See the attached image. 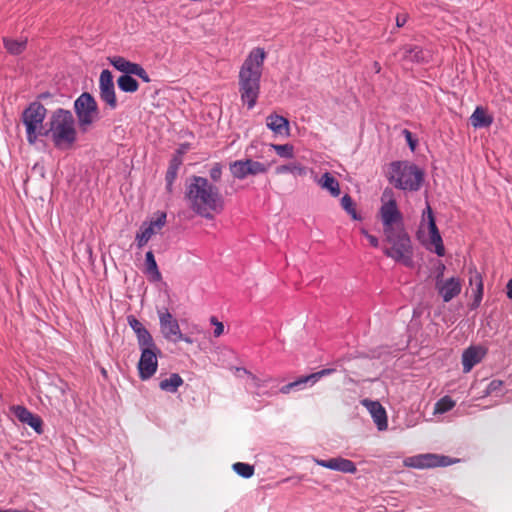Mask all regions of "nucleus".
I'll use <instances>...</instances> for the list:
<instances>
[{"instance_id":"37","label":"nucleus","mask_w":512,"mask_h":512,"mask_svg":"<svg viewBox=\"0 0 512 512\" xmlns=\"http://www.w3.org/2000/svg\"><path fill=\"white\" fill-rule=\"evenodd\" d=\"M503 381L499 379H493L484 390L482 397H487L493 394H497L502 390Z\"/></svg>"},{"instance_id":"26","label":"nucleus","mask_w":512,"mask_h":512,"mask_svg":"<svg viewBox=\"0 0 512 512\" xmlns=\"http://www.w3.org/2000/svg\"><path fill=\"white\" fill-rule=\"evenodd\" d=\"M470 119L471 124L475 128H486L489 127L493 122L492 116L488 115L482 107H477Z\"/></svg>"},{"instance_id":"28","label":"nucleus","mask_w":512,"mask_h":512,"mask_svg":"<svg viewBox=\"0 0 512 512\" xmlns=\"http://www.w3.org/2000/svg\"><path fill=\"white\" fill-rule=\"evenodd\" d=\"M3 44L8 53L11 55H19L26 49L27 40H16L4 37Z\"/></svg>"},{"instance_id":"50","label":"nucleus","mask_w":512,"mask_h":512,"mask_svg":"<svg viewBox=\"0 0 512 512\" xmlns=\"http://www.w3.org/2000/svg\"><path fill=\"white\" fill-rule=\"evenodd\" d=\"M292 389L294 388L292 387L291 383H288L280 388V392L282 394H288Z\"/></svg>"},{"instance_id":"3","label":"nucleus","mask_w":512,"mask_h":512,"mask_svg":"<svg viewBox=\"0 0 512 512\" xmlns=\"http://www.w3.org/2000/svg\"><path fill=\"white\" fill-rule=\"evenodd\" d=\"M388 180L397 189L418 191L425 179L423 169L409 161H394L388 167Z\"/></svg>"},{"instance_id":"33","label":"nucleus","mask_w":512,"mask_h":512,"mask_svg":"<svg viewBox=\"0 0 512 512\" xmlns=\"http://www.w3.org/2000/svg\"><path fill=\"white\" fill-rule=\"evenodd\" d=\"M341 206L351 216L353 220H362V216L357 212L356 204L349 196V194H344V196L341 199Z\"/></svg>"},{"instance_id":"12","label":"nucleus","mask_w":512,"mask_h":512,"mask_svg":"<svg viewBox=\"0 0 512 512\" xmlns=\"http://www.w3.org/2000/svg\"><path fill=\"white\" fill-rule=\"evenodd\" d=\"M229 168L233 177L244 179L249 175L255 176L266 173L268 165L252 159H245L232 162Z\"/></svg>"},{"instance_id":"9","label":"nucleus","mask_w":512,"mask_h":512,"mask_svg":"<svg viewBox=\"0 0 512 512\" xmlns=\"http://www.w3.org/2000/svg\"><path fill=\"white\" fill-rule=\"evenodd\" d=\"M421 229H427L428 231V240L426 242L427 247L430 250H434L438 256H444L445 248L442 237L437 228L432 208L428 203L422 214Z\"/></svg>"},{"instance_id":"17","label":"nucleus","mask_w":512,"mask_h":512,"mask_svg":"<svg viewBox=\"0 0 512 512\" xmlns=\"http://www.w3.org/2000/svg\"><path fill=\"white\" fill-rule=\"evenodd\" d=\"M361 404L369 411L378 430L384 431L388 427V420L385 408L378 401L363 399Z\"/></svg>"},{"instance_id":"30","label":"nucleus","mask_w":512,"mask_h":512,"mask_svg":"<svg viewBox=\"0 0 512 512\" xmlns=\"http://www.w3.org/2000/svg\"><path fill=\"white\" fill-rule=\"evenodd\" d=\"M213 186L204 177L193 176L187 192H213Z\"/></svg>"},{"instance_id":"45","label":"nucleus","mask_w":512,"mask_h":512,"mask_svg":"<svg viewBox=\"0 0 512 512\" xmlns=\"http://www.w3.org/2000/svg\"><path fill=\"white\" fill-rule=\"evenodd\" d=\"M210 322H211L213 325H215V329H214V332H213V333H214V336H215V337H219V336H221V335L223 334V332H224V325H223V323H222V322H219V321L217 320V318H216V317H214V316H213V317H211Z\"/></svg>"},{"instance_id":"7","label":"nucleus","mask_w":512,"mask_h":512,"mask_svg":"<svg viewBox=\"0 0 512 512\" xmlns=\"http://www.w3.org/2000/svg\"><path fill=\"white\" fill-rule=\"evenodd\" d=\"M185 200L197 214L210 218L223 208L220 194H185Z\"/></svg>"},{"instance_id":"31","label":"nucleus","mask_w":512,"mask_h":512,"mask_svg":"<svg viewBox=\"0 0 512 512\" xmlns=\"http://www.w3.org/2000/svg\"><path fill=\"white\" fill-rule=\"evenodd\" d=\"M145 266L146 271L152 276V280L160 281L161 273L158 269L154 254L152 251H148L145 255Z\"/></svg>"},{"instance_id":"46","label":"nucleus","mask_w":512,"mask_h":512,"mask_svg":"<svg viewBox=\"0 0 512 512\" xmlns=\"http://www.w3.org/2000/svg\"><path fill=\"white\" fill-rule=\"evenodd\" d=\"M403 135L405 136V139H406L407 144L409 145L410 149L412 151H414V149L417 145V140L413 137V134L409 130L404 129Z\"/></svg>"},{"instance_id":"39","label":"nucleus","mask_w":512,"mask_h":512,"mask_svg":"<svg viewBox=\"0 0 512 512\" xmlns=\"http://www.w3.org/2000/svg\"><path fill=\"white\" fill-rule=\"evenodd\" d=\"M183 163V151H176L169 161V169L179 171Z\"/></svg>"},{"instance_id":"51","label":"nucleus","mask_w":512,"mask_h":512,"mask_svg":"<svg viewBox=\"0 0 512 512\" xmlns=\"http://www.w3.org/2000/svg\"><path fill=\"white\" fill-rule=\"evenodd\" d=\"M178 341H184L188 344L192 343V339L187 336H184L182 333H181V337H176L174 340V342H178Z\"/></svg>"},{"instance_id":"21","label":"nucleus","mask_w":512,"mask_h":512,"mask_svg":"<svg viewBox=\"0 0 512 512\" xmlns=\"http://www.w3.org/2000/svg\"><path fill=\"white\" fill-rule=\"evenodd\" d=\"M402 59L412 63L422 64L429 62L430 54L418 45H404L400 48Z\"/></svg>"},{"instance_id":"6","label":"nucleus","mask_w":512,"mask_h":512,"mask_svg":"<svg viewBox=\"0 0 512 512\" xmlns=\"http://www.w3.org/2000/svg\"><path fill=\"white\" fill-rule=\"evenodd\" d=\"M74 112L80 131L86 133L91 125L100 117V111L94 96L89 92H83L74 101Z\"/></svg>"},{"instance_id":"38","label":"nucleus","mask_w":512,"mask_h":512,"mask_svg":"<svg viewBox=\"0 0 512 512\" xmlns=\"http://www.w3.org/2000/svg\"><path fill=\"white\" fill-rule=\"evenodd\" d=\"M109 63L118 71L122 72L124 74L128 61L126 58L122 56H113L108 58Z\"/></svg>"},{"instance_id":"49","label":"nucleus","mask_w":512,"mask_h":512,"mask_svg":"<svg viewBox=\"0 0 512 512\" xmlns=\"http://www.w3.org/2000/svg\"><path fill=\"white\" fill-rule=\"evenodd\" d=\"M367 240L369 241L370 245L374 248H377L379 247V240L376 236L370 234L368 237H367Z\"/></svg>"},{"instance_id":"32","label":"nucleus","mask_w":512,"mask_h":512,"mask_svg":"<svg viewBox=\"0 0 512 512\" xmlns=\"http://www.w3.org/2000/svg\"><path fill=\"white\" fill-rule=\"evenodd\" d=\"M136 337H137L138 345L141 350H143L145 348H147V349L157 348L150 332L146 328H143L142 330H140L136 334Z\"/></svg>"},{"instance_id":"4","label":"nucleus","mask_w":512,"mask_h":512,"mask_svg":"<svg viewBox=\"0 0 512 512\" xmlns=\"http://www.w3.org/2000/svg\"><path fill=\"white\" fill-rule=\"evenodd\" d=\"M383 235L384 241L389 244V247L384 248V254L397 262L410 266L412 263V246L405 229Z\"/></svg>"},{"instance_id":"11","label":"nucleus","mask_w":512,"mask_h":512,"mask_svg":"<svg viewBox=\"0 0 512 512\" xmlns=\"http://www.w3.org/2000/svg\"><path fill=\"white\" fill-rule=\"evenodd\" d=\"M454 462L455 461H452L447 456L427 453L406 458L404 460V465L410 468L426 469L445 467L453 464Z\"/></svg>"},{"instance_id":"42","label":"nucleus","mask_w":512,"mask_h":512,"mask_svg":"<svg viewBox=\"0 0 512 512\" xmlns=\"http://www.w3.org/2000/svg\"><path fill=\"white\" fill-rule=\"evenodd\" d=\"M209 174L213 181H219L222 175V165L220 163H214L209 171Z\"/></svg>"},{"instance_id":"15","label":"nucleus","mask_w":512,"mask_h":512,"mask_svg":"<svg viewBox=\"0 0 512 512\" xmlns=\"http://www.w3.org/2000/svg\"><path fill=\"white\" fill-rule=\"evenodd\" d=\"M158 353H160L158 348H145L141 350V356L137 365L139 377L141 380H148L156 373L158 368Z\"/></svg>"},{"instance_id":"55","label":"nucleus","mask_w":512,"mask_h":512,"mask_svg":"<svg viewBox=\"0 0 512 512\" xmlns=\"http://www.w3.org/2000/svg\"><path fill=\"white\" fill-rule=\"evenodd\" d=\"M360 233L366 238L370 235V233L365 228H361Z\"/></svg>"},{"instance_id":"40","label":"nucleus","mask_w":512,"mask_h":512,"mask_svg":"<svg viewBox=\"0 0 512 512\" xmlns=\"http://www.w3.org/2000/svg\"><path fill=\"white\" fill-rule=\"evenodd\" d=\"M284 170L291 172L294 175H306L307 168L300 164H289L283 167Z\"/></svg>"},{"instance_id":"36","label":"nucleus","mask_w":512,"mask_h":512,"mask_svg":"<svg viewBox=\"0 0 512 512\" xmlns=\"http://www.w3.org/2000/svg\"><path fill=\"white\" fill-rule=\"evenodd\" d=\"M272 149H274L280 157L291 158L293 157V146L290 144H271Z\"/></svg>"},{"instance_id":"52","label":"nucleus","mask_w":512,"mask_h":512,"mask_svg":"<svg viewBox=\"0 0 512 512\" xmlns=\"http://www.w3.org/2000/svg\"><path fill=\"white\" fill-rule=\"evenodd\" d=\"M507 297L512 299V279H510L507 283Z\"/></svg>"},{"instance_id":"23","label":"nucleus","mask_w":512,"mask_h":512,"mask_svg":"<svg viewBox=\"0 0 512 512\" xmlns=\"http://www.w3.org/2000/svg\"><path fill=\"white\" fill-rule=\"evenodd\" d=\"M469 285L474 291V302L479 305L483 297V280L475 267L469 268Z\"/></svg>"},{"instance_id":"54","label":"nucleus","mask_w":512,"mask_h":512,"mask_svg":"<svg viewBox=\"0 0 512 512\" xmlns=\"http://www.w3.org/2000/svg\"><path fill=\"white\" fill-rule=\"evenodd\" d=\"M0 512H28V510H18V509H0Z\"/></svg>"},{"instance_id":"24","label":"nucleus","mask_w":512,"mask_h":512,"mask_svg":"<svg viewBox=\"0 0 512 512\" xmlns=\"http://www.w3.org/2000/svg\"><path fill=\"white\" fill-rule=\"evenodd\" d=\"M314 181L328 192H340L339 182L330 172H325L320 177L315 175Z\"/></svg>"},{"instance_id":"44","label":"nucleus","mask_w":512,"mask_h":512,"mask_svg":"<svg viewBox=\"0 0 512 512\" xmlns=\"http://www.w3.org/2000/svg\"><path fill=\"white\" fill-rule=\"evenodd\" d=\"M125 67H126V70H125L123 75H130V76H132V75H136V73L141 68V65L138 64V63H134V62L128 61L127 65H125Z\"/></svg>"},{"instance_id":"2","label":"nucleus","mask_w":512,"mask_h":512,"mask_svg":"<svg viewBox=\"0 0 512 512\" xmlns=\"http://www.w3.org/2000/svg\"><path fill=\"white\" fill-rule=\"evenodd\" d=\"M75 118L70 110L56 109L49 121V128L44 131V136H50L56 148H70L77 140Z\"/></svg>"},{"instance_id":"41","label":"nucleus","mask_w":512,"mask_h":512,"mask_svg":"<svg viewBox=\"0 0 512 512\" xmlns=\"http://www.w3.org/2000/svg\"><path fill=\"white\" fill-rule=\"evenodd\" d=\"M177 174H178V171L172 170L169 168L167 169L165 180H166V189L168 190V192H171L172 185L177 177Z\"/></svg>"},{"instance_id":"14","label":"nucleus","mask_w":512,"mask_h":512,"mask_svg":"<svg viewBox=\"0 0 512 512\" xmlns=\"http://www.w3.org/2000/svg\"><path fill=\"white\" fill-rule=\"evenodd\" d=\"M99 96L100 99L111 110H115L118 106L113 75L110 70L104 69L99 77Z\"/></svg>"},{"instance_id":"29","label":"nucleus","mask_w":512,"mask_h":512,"mask_svg":"<svg viewBox=\"0 0 512 512\" xmlns=\"http://www.w3.org/2000/svg\"><path fill=\"white\" fill-rule=\"evenodd\" d=\"M118 88L125 93H134L139 88V83L130 75H121L117 79Z\"/></svg>"},{"instance_id":"25","label":"nucleus","mask_w":512,"mask_h":512,"mask_svg":"<svg viewBox=\"0 0 512 512\" xmlns=\"http://www.w3.org/2000/svg\"><path fill=\"white\" fill-rule=\"evenodd\" d=\"M335 372V369L333 368H326L322 369L318 372L312 373L307 376L300 377L296 381L291 382L292 387L300 388L303 384H306L308 382H311L312 384H315L317 381H319L322 377L331 375Z\"/></svg>"},{"instance_id":"35","label":"nucleus","mask_w":512,"mask_h":512,"mask_svg":"<svg viewBox=\"0 0 512 512\" xmlns=\"http://www.w3.org/2000/svg\"><path fill=\"white\" fill-rule=\"evenodd\" d=\"M232 467L233 470L243 478H250L254 475V466L248 463L236 462Z\"/></svg>"},{"instance_id":"10","label":"nucleus","mask_w":512,"mask_h":512,"mask_svg":"<svg viewBox=\"0 0 512 512\" xmlns=\"http://www.w3.org/2000/svg\"><path fill=\"white\" fill-rule=\"evenodd\" d=\"M166 219V212L157 211L149 221L143 222L135 236L137 247H144L153 235L160 232L161 229L166 225Z\"/></svg>"},{"instance_id":"56","label":"nucleus","mask_w":512,"mask_h":512,"mask_svg":"<svg viewBox=\"0 0 512 512\" xmlns=\"http://www.w3.org/2000/svg\"><path fill=\"white\" fill-rule=\"evenodd\" d=\"M374 68H375V71H376L377 73H379V72H380V70H381L380 64H379L378 62H375V63H374Z\"/></svg>"},{"instance_id":"16","label":"nucleus","mask_w":512,"mask_h":512,"mask_svg":"<svg viewBox=\"0 0 512 512\" xmlns=\"http://www.w3.org/2000/svg\"><path fill=\"white\" fill-rule=\"evenodd\" d=\"M160 330L166 340L173 341L181 337V330L178 321L172 316L168 309L158 311Z\"/></svg>"},{"instance_id":"47","label":"nucleus","mask_w":512,"mask_h":512,"mask_svg":"<svg viewBox=\"0 0 512 512\" xmlns=\"http://www.w3.org/2000/svg\"><path fill=\"white\" fill-rule=\"evenodd\" d=\"M135 76L139 77L145 83H149L151 81L149 74L142 66Z\"/></svg>"},{"instance_id":"27","label":"nucleus","mask_w":512,"mask_h":512,"mask_svg":"<svg viewBox=\"0 0 512 512\" xmlns=\"http://www.w3.org/2000/svg\"><path fill=\"white\" fill-rule=\"evenodd\" d=\"M183 382L184 381L179 374L173 373L169 378L163 379L159 382V388L166 392L175 393L178 388L183 385Z\"/></svg>"},{"instance_id":"53","label":"nucleus","mask_w":512,"mask_h":512,"mask_svg":"<svg viewBox=\"0 0 512 512\" xmlns=\"http://www.w3.org/2000/svg\"><path fill=\"white\" fill-rule=\"evenodd\" d=\"M188 149H189V144L183 143L180 145V147L176 151H183V155H184Z\"/></svg>"},{"instance_id":"48","label":"nucleus","mask_w":512,"mask_h":512,"mask_svg":"<svg viewBox=\"0 0 512 512\" xmlns=\"http://www.w3.org/2000/svg\"><path fill=\"white\" fill-rule=\"evenodd\" d=\"M408 21V14H399L396 17V26L398 28L403 27Z\"/></svg>"},{"instance_id":"34","label":"nucleus","mask_w":512,"mask_h":512,"mask_svg":"<svg viewBox=\"0 0 512 512\" xmlns=\"http://www.w3.org/2000/svg\"><path fill=\"white\" fill-rule=\"evenodd\" d=\"M454 406L455 401L449 396H444L435 403L434 413L443 414L450 411Z\"/></svg>"},{"instance_id":"57","label":"nucleus","mask_w":512,"mask_h":512,"mask_svg":"<svg viewBox=\"0 0 512 512\" xmlns=\"http://www.w3.org/2000/svg\"><path fill=\"white\" fill-rule=\"evenodd\" d=\"M47 96H48V94H41V95H40V98H45V97H47Z\"/></svg>"},{"instance_id":"13","label":"nucleus","mask_w":512,"mask_h":512,"mask_svg":"<svg viewBox=\"0 0 512 512\" xmlns=\"http://www.w3.org/2000/svg\"><path fill=\"white\" fill-rule=\"evenodd\" d=\"M441 272L436 277L435 288L444 302H450L453 298L458 296L462 290V282L457 277L443 279V270L445 266L442 265Z\"/></svg>"},{"instance_id":"8","label":"nucleus","mask_w":512,"mask_h":512,"mask_svg":"<svg viewBox=\"0 0 512 512\" xmlns=\"http://www.w3.org/2000/svg\"><path fill=\"white\" fill-rule=\"evenodd\" d=\"M378 217L383 225V234L404 229L403 215L395 200L384 201L382 199Z\"/></svg>"},{"instance_id":"22","label":"nucleus","mask_w":512,"mask_h":512,"mask_svg":"<svg viewBox=\"0 0 512 512\" xmlns=\"http://www.w3.org/2000/svg\"><path fill=\"white\" fill-rule=\"evenodd\" d=\"M266 126L276 135L289 136L290 134L289 120L276 113L267 116Z\"/></svg>"},{"instance_id":"18","label":"nucleus","mask_w":512,"mask_h":512,"mask_svg":"<svg viewBox=\"0 0 512 512\" xmlns=\"http://www.w3.org/2000/svg\"><path fill=\"white\" fill-rule=\"evenodd\" d=\"M314 462L321 467L343 473L354 474L357 471L356 465L353 461L342 457H335L327 460L315 458Z\"/></svg>"},{"instance_id":"1","label":"nucleus","mask_w":512,"mask_h":512,"mask_svg":"<svg viewBox=\"0 0 512 512\" xmlns=\"http://www.w3.org/2000/svg\"><path fill=\"white\" fill-rule=\"evenodd\" d=\"M266 59L261 47L253 48L242 63L238 75L241 101L249 110L255 107L260 95V83Z\"/></svg>"},{"instance_id":"19","label":"nucleus","mask_w":512,"mask_h":512,"mask_svg":"<svg viewBox=\"0 0 512 512\" xmlns=\"http://www.w3.org/2000/svg\"><path fill=\"white\" fill-rule=\"evenodd\" d=\"M13 412L20 422L29 425L38 434L43 433V421L40 416L33 414L24 406L13 407Z\"/></svg>"},{"instance_id":"20","label":"nucleus","mask_w":512,"mask_h":512,"mask_svg":"<svg viewBox=\"0 0 512 512\" xmlns=\"http://www.w3.org/2000/svg\"><path fill=\"white\" fill-rule=\"evenodd\" d=\"M486 354V349L481 346H470L462 354L463 371L468 373L480 363Z\"/></svg>"},{"instance_id":"43","label":"nucleus","mask_w":512,"mask_h":512,"mask_svg":"<svg viewBox=\"0 0 512 512\" xmlns=\"http://www.w3.org/2000/svg\"><path fill=\"white\" fill-rule=\"evenodd\" d=\"M127 320L129 326L132 328L135 334H137L140 330L145 328L144 325L132 315L128 316Z\"/></svg>"},{"instance_id":"5","label":"nucleus","mask_w":512,"mask_h":512,"mask_svg":"<svg viewBox=\"0 0 512 512\" xmlns=\"http://www.w3.org/2000/svg\"><path fill=\"white\" fill-rule=\"evenodd\" d=\"M47 115V109L40 102H32L22 113L21 119L26 129V139L30 145H34L40 136H44L43 122Z\"/></svg>"}]
</instances>
